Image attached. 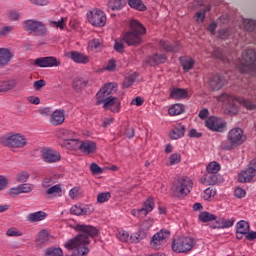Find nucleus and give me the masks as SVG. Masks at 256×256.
<instances>
[{
  "instance_id": "1",
  "label": "nucleus",
  "mask_w": 256,
  "mask_h": 256,
  "mask_svg": "<svg viewBox=\"0 0 256 256\" xmlns=\"http://www.w3.org/2000/svg\"><path fill=\"white\" fill-rule=\"evenodd\" d=\"M75 230L80 234L65 243L66 249L73 251L72 256H86L89 255V237L97 235V228L85 224H77Z\"/></svg>"
},
{
  "instance_id": "2",
  "label": "nucleus",
  "mask_w": 256,
  "mask_h": 256,
  "mask_svg": "<svg viewBox=\"0 0 256 256\" xmlns=\"http://www.w3.org/2000/svg\"><path fill=\"white\" fill-rule=\"evenodd\" d=\"M147 33V29L138 20H131L129 23V30L122 34L124 43H127L129 47H139L143 43L142 35Z\"/></svg>"
},
{
  "instance_id": "3",
  "label": "nucleus",
  "mask_w": 256,
  "mask_h": 256,
  "mask_svg": "<svg viewBox=\"0 0 256 256\" xmlns=\"http://www.w3.org/2000/svg\"><path fill=\"white\" fill-rule=\"evenodd\" d=\"M244 62L238 65L240 73H256V53L253 49L245 50L242 53Z\"/></svg>"
},
{
  "instance_id": "4",
  "label": "nucleus",
  "mask_w": 256,
  "mask_h": 256,
  "mask_svg": "<svg viewBox=\"0 0 256 256\" xmlns=\"http://www.w3.org/2000/svg\"><path fill=\"white\" fill-rule=\"evenodd\" d=\"M171 189L174 197H187L193 189V181L190 178H179Z\"/></svg>"
},
{
  "instance_id": "5",
  "label": "nucleus",
  "mask_w": 256,
  "mask_h": 256,
  "mask_svg": "<svg viewBox=\"0 0 256 256\" xmlns=\"http://www.w3.org/2000/svg\"><path fill=\"white\" fill-rule=\"evenodd\" d=\"M195 247V240L191 237H178L172 243L175 253H189Z\"/></svg>"
},
{
  "instance_id": "6",
  "label": "nucleus",
  "mask_w": 256,
  "mask_h": 256,
  "mask_svg": "<svg viewBox=\"0 0 256 256\" xmlns=\"http://www.w3.org/2000/svg\"><path fill=\"white\" fill-rule=\"evenodd\" d=\"M246 139L247 137L244 136L243 129L233 128L228 133V141H230V145L223 144L222 147L226 151H231L235 145H243Z\"/></svg>"
},
{
  "instance_id": "7",
  "label": "nucleus",
  "mask_w": 256,
  "mask_h": 256,
  "mask_svg": "<svg viewBox=\"0 0 256 256\" xmlns=\"http://www.w3.org/2000/svg\"><path fill=\"white\" fill-rule=\"evenodd\" d=\"M97 103L102 105L104 111H111V113H119L121 111V100L118 97L109 96L99 99Z\"/></svg>"
},
{
  "instance_id": "8",
  "label": "nucleus",
  "mask_w": 256,
  "mask_h": 256,
  "mask_svg": "<svg viewBox=\"0 0 256 256\" xmlns=\"http://www.w3.org/2000/svg\"><path fill=\"white\" fill-rule=\"evenodd\" d=\"M2 143L5 145V147L23 149V147L27 145V138H25V136L22 134L16 133L4 138Z\"/></svg>"
},
{
  "instance_id": "9",
  "label": "nucleus",
  "mask_w": 256,
  "mask_h": 256,
  "mask_svg": "<svg viewBox=\"0 0 256 256\" xmlns=\"http://www.w3.org/2000/svg\"><path fill=\"white\" fill-rule=\"evenodd\" d=\"M23 29L34 33L35 35H45L47 33V26L41 21L37 20H26L23 25Z\"/></svg>"
},
{
  "instance_id": "10",
  "label": "nucleus",
  "mask_w": 256,
  "mask_h": 256,
  "mask_svg": "<svg viewBox=\"0 0 256 256\" xmlns=\"http://www.w3.org/2000/svg\"><path fill=\"white\" fill-rule=\"evenodd\" d=\"M205 125L210 131H215L216 133H223L225 127H227V122L223 118L210 116L206 119Z\"/></svg>"
},
{
  "instance_id": "11",
  "label": "nucleus",
  "mask_w": 256,
  "mask_h": 256,
  "mask_svg": "<svg viewBox=\"0 0 256 256\" xmlns=\"http://www.w3.org/2000/svg\"><path fill=\"white\" fill-rule=\"evenodd\" d=\"M171 237V232L168 230H161L153 235L150 245L152 249H161V245H165L167 243V239Z\"/></svg>"
},
{
  "instance_id": "12",
  "label": "nucleus",
  "mask_w": 256,
  "mask_h": 256,
  "mask_svg": "<svg viewBox=\"0 0 256 256\" xmlns=\"http://www.w3.org/2000/svg\"><path fill=\"white\" fill-rule=\"evenodd\" d=\"M155 209V200L153 198L149 197L144 203L143 207L140 209H133L131 211V214L134 217H147L151 211Z\"/></svg>"
},
{
  "instance_id": "13",
  "label": "nucleus",
  "mask_w": 256,
  "mask_h": 256,
  "mask_svg": "<svg viewBox=\"0 0 256 256\" xmlns=\"http://www.w3.org/2000/svg\"><path fill=\"white\" fill-rule=\"evenodd\" d=\"M40 153V157L44 163H57L61 161V154L56 150L43 148Z\"/></svg>"
},
{
  "instance_id": "14",
  "label": "nucleus",
  "mask_w": 256,
  "mask_h": 256,
  "mask_svg": "<svg viewBox=\"0 0 256 256\" xmlns=\"http://www.w3.org/2000/svg\"><path fill=\"white\" fill-rule=\"evenodd\" d=\"M34 65L36 67H42V68H45V67H59V65H61V62L53 56H48V57L37 58L34 61Z\"/></svg>"
},
{
  "instance_id": "15",
  "label": "nucleus",
  "mask_w": 256,
  "mask_h": 256,
  "mask_svg": "<svg viewBox=\"0 0 256 256\" xmlns=\"http://www.w3.org/2000/svg\"><path fill=\"white\" fill-rule=\"evenodd\" d=\"M208 85L211 91H220L225 87V77L220 74H214L210 76Z\"/></svg>"
},
{
  "instance_id": "16",
  "label": "nucleus",
  "mask_w": 256,
  "mask_h": 256,
  "mask_svg": "<svg viewBox=\"0 0 256 256\" xmlns=\"http://www.w3.org/2000/svg\"><path fill=\"white\" fill-rule=\"evenodd\" d=\"M220 101L228 103L226 108V112L228 113V115H237V113H239V108L237 107V104H235V100L233 99L232 95L223 94L220 97Z\"/></svg>"
},
{
  "instance_id": "17",
  "label": "nucleus",
  "mask_w": 256,
  "mask_h": 256,
  "mask_svg": "<svg viewBox=\"0 0 256 256\" xmlns=\"http://www.w3.org/2000/svg\"><path fill=\"white\" fill-rule=\"evenodd\" d=\"M117 83L108 82L106 83L97 93L99 99H107V97H111L112 93L117 91Z\"/></svg>"
},
{
  "instance_id": "18",
  "label": "nucleus",
  "mask_w": 256,
  "mask_h": 256,
  "mask_svg": "<svg viewBox=\"0 0 256 256\" xmlns=\"http://www.w3.org/2000/svg\"><path fill=\"white\" fill-rule=\"evenodd\" d=\"M159 45L161 49L166 51V53H179V51H181V45L179 42L160 40Z\"/></svg>"
},
{
  "instance_id": "19",
  "label": "nucleus",
  "mask_w": 256,
  "mask_h": 256,
  "mask_svg": "<svg viewBox=\"0 0 256 256\" xmlns=\"http://www.w3.org/2000/svg\"><path fill=\"white\" fill-rule=\"evenodd\" d=\"M69 57L74 63H78L79 65H87V63L90 61L87 54L79 51H71L69 53Z\"/></svg>"
},
{
  "instance_id": "20",
  "label": "nucleus",
  "mask_w": 256,
  "mask_h": 256,
  "mask_svg": "<svg viewBox=\"0 0 256 256\" xmlns=\"http://www.w3.org/2000/svg\"><path fill=\"white\" fill-rule=\"evenodd\" d=\"M50 123L57 127L65 123V110H55L50 116Z\"/></svg>"
},
{
  "instance_id": "21",
  "label": "nucleus",
  "mask_w": 256,
  "mask_h": 256,
  "mask_svg": "<svg viewBox=\"0 0 256 256\" xmlns=\"http://www.w3.org/2000/svg\"><path fill=\"white\" fill-rule=\"evenodd\" d=\"M147 65L155 67V65H161V63H167V55L165 54H154L146 59Z\"/></svg>"
},
{
  "instance_id": "22",
  "label": "nucleus",
  "mask_w": 256,
  "mask_h": 256,
  "mask_svg": "<svg viewBox=\"0 0 256 256\" xmlns=\"http://www.w3.org/2000/svg\"><path fill=\"white\" fill-rule=\"evenodd\" d=\"M89 85V80L76 77L72 81V89H74L75 93H83V89Z\"/></svg>"
},
{
  "instance_id": "23",
  "label": "nucleus",
  "mask_w": 256,
  "mask_h": 256,
  "mask_svg": "<svg viewBox=\"0 0 256 256\" xmlns=\"http://www.w3.org/2000/svg\"><path fill=\"white\" fill-rule=\"evenodd\" d=\"M255 175H256L255 168H252L250 166L248 169L240 173L238 180L240 181V183H249V181L253 180V177H255Z\"/></svg>"
},
{
  "instance_id": "24",
  "label": "nucleus",
  "mask_w": 256,
  "mask_h": 256,
  "mask_svg": "<svg viewBox=\"0 0 256 256\" xmlns=\"http://www.w3.org/2000/svg\"><path fill=\"white\" fill-rule=\"evenodd\" d=\"M13 58V53L7 48H0V67H5L9 65L11 59Z\"/></svg>"
},
{
  "instance_id": "25",
  "label": "nucleus",
  "mask_w": 256,
  "mask_h": 256,
  "mask_svg": "<svg viewBox=\"0 0 256 256\" xmlns=\"http://www.w3.org/2000/svg\"><path fill=\"white\" fill-rule=\"evenodd\" d=\"M185 125L177 124L170 132V138L172 139H181V137H185Z\"/></svg>"
},
{
  "instance_id": "26",
  "label": "nucleus",
  "mask_w": 256,
  "mask_h": 256,
  "mask_svg": "<svg viewBox=\"0 0 256 256\" xmlns=\"http://www.w3.org/2000/svg\"><path fill=\"white\" fill-rule=\"evenodd\" d=\"M61 145L66 149H70L71 151H79L81 147V141H79V139H75V136H74L68 141H63Z\"/></svg>"
},
{
  "instance_id": "27",
  "label": "nucleus",
  "mask_w": 256,
  "mask_h": 256,
  "mask_svg": "<svg viewBox=\"0 0 256 256\" xmlns=\"http://www.w3.org/2000/svg\"><path fill=\"white\" fill-rule=\"evenodd\" d=\"M97 145L92 141L80 142L79 151L85 155H89L95 151Z\"/></svg>"
},
{
  "instance_id": "28",
  "label": "nucleus",
  "mask_w": 256,
  "mask_h": 256,
  "mask_svg": "<svg viewBox=\"0 0 256 256\" xmlns=\"http://www.w3.org/2000/svg\"><path fill=\"white\" fill-rule=\"evenodd\" d=\"M217 181H219V177L211 172H207L201 177L203 185H216Z\"/></svg>"
},
{
  "instance_id": "29",
  "label": "nucleus",
  "mask_w": 256,
  "mask_h": 256,
  "mask_svg": "<svg viewBox=\"0 0 256 256\" xmlns=\"http://www.w3.org/2000/svg\"><path fill=\"white\" fill-rule=\"evenodd\" d=\"M57 137H58V139H62V143H63V141H69L70 139L75 137V133L71 130H67L65 128H60L57 131Z\"/></svg>"
},
{
  "instance_id": "30",
  "label": "nucleus",
  "mask_w": 256,
  "mask_h": 256,
  "mask_svg": "<svg viewBox=\"0 0 256 256\" xmlns=\"http://www.w3.org/2000/svg\"><path fill=\"white\" fill-rule=\"evenodd\" d=\"M127 5V0H109L108 7L112 11H121Z\"/></svg>"
},
{
  "instance_id": "31",
  "label": "nucleus",
  "mask_w": 256,
  "mask_h": 256,
  "mask_svg": "<svg viewBox=\"0 0 256 256\" xmlns=\"http://www.w3.org/2000/svg\"><path fill=\"white\" fill-rule=\"evenodd\" d=\"M15 87H17L16 80H7V81L0 82V93L11 91V89H15Z\"/></svg>"
},
{
  "instance_id": "32",
  "label": "nucleus",
  "mask_w": 256,
  "mask_h": 256,
  "mask_svg": "<svg viewBox=\"0 0 256 256\" xmlns=\"http://www.w3.org/2000/svg\"><path fill=\"white\" fill-rule=\"evenodd\" d=\"M235 224V220L234 219H230V220H222V222L220 223L219 221H216V225H210L211 229H227L229 227H233V225Z\"/></svg>"
},
{
  "instance_id": "33",
  "label": "nucleus",
  "mask_w": 256,
  "mask_h": 256,
  "mask_svg": "<svg viewBox=\"0 0 256 256\" xmlns=\"http://www.w3.org/2000/svg\"><path fill=\"white\" fill-rule=\"evenodd\" d=\"M45 217H47V213L43 211H38V212L30 213L28 215V221H30L31 223H37L39 221H43Z\"/></svg>"
},
{
  "instance_id": "34",
  "label": "nucleus",
  "mask_w": 256,
  "mask_h": 256,
  "mask_svg": "<svg viewBox=\"0 0 256 256\" xmlns=\"http://www.w3.org/2000/svg\"><path fill=\"white\" fill-rule=\"evenodd\" d=\"M127 3L131 9H136V11H147V6L141 0H127Z\"/></svg>"
},
{
  "instance_id": "35",
  "label": "nucleus",
  "mask_w": 256,
  "mask_h": 256,
  "mask_svg": "<svg viewBox=\"0 0 256 256\" xmlns=\"http://www.w3.org/2000/svg\"><path fill=\"white\" fill-rule=\"evenodd\" d=\"M199 221H201L202 223L217 221V215L211 214V212H208V211H204L199 214Z\"/></svg>"
},
{
  "instance_id": "36",
  "label": "nucleus",
  "mask_w": 256,
  "mask_h": 256,
  "mask_svg": "<svg viewBox=\"0 0 256 256\" xmlns=\"http://www.w3.org/2000/svg\"><path fill=\"white\" fill-rule=\"evenodd\" d=\"M180 63L184 69V71H191L193 67H195V60L193 58H180Z\"/></svg>"
},
{
  "instance_id": "37",
  "label": "nucleus",
  "mask_w": 256,
  "mask_h": 256,
  "mask_svg": "<svg viewBox=\"0 0 256 256\" xmlns=\"http://www.w3.org/2000/svg\"><path fill=\"white\" fill-rule=\"evenodd\" d=\"M185 111V106L183 104H174L168 109V113L171 116L181 115Z\"/></svg>"
},
{
  "instance_id": "38",
  "label": "nucleus",
  "mask_w": 256,
  "mask_h": 256,
  "mask_svg": "<svg viewBox=\"0 0 256 256\" xmlns=\"http://www.w3.org/2000/svg\"><path fill=\"white\" fill-rule=\"evenodd\" d=\"M170 97L172 99H185L187 97V90L181 88L174 89L170 93Z\"/></svg>"
},
{
  "instance_id": "39",
  "label": "nucleus",
  "mask_w": 256,
  "mask_h": 256,
  "mask_svg": "<svg viewBox=\"0 0 256 256\" xmlns=\"http://www.w3.org/2000/svg\"><path fill=\"white\" fill-rule=\"evenodd\" d=\"M71 215H88L89 211L81 205H74L70 209Z\"/></svg>"
},
{
  "instance_id": "40",
  "label": "nucleus",
  "mask_w": 256,
  "mask_h": 256,
  "mask_svg": "<svg viewBox=\"0 0 256 256\" xmlns=\"http://www.w3.org/2000/svg\"><path fill=\"white\" fill-rule=\"evenodd\" d=\"M242 107H245L248 111H255L256 109V104L251 102V100H247L245 98H240L237 100Z\"/></svg>"
},
{
  "instance_id": "41",
  "label": "nucleus",
  "mask_w": 256,
  "mask_h": 256,
  "mask_svg": "<svg viewBox=\"0 0 256 256\" xmlns=\"http://www.w3.org/2000/svg\"><path fill=\"white\" fill-rule=\"evenodd\" d=\"M206 171H207V173H213V174L217 175V173H219V171H221V164H219L218 162H210L206 166Z\"/></svg>"
},
{
  "instance_id": "42",
  "label": "nucleus",
  "mask_w": 256,
  "mask_h": 256,
  "mask_svg": "<svg viewBox=\"0 0 256 256\" xmlns=\"http://www.w3.org/2000/svg\"><path fill=\"white\" fill-rule=\"evenodd\" d=\"M97 25L98 27H105L107 24V15L102 10H97Z\"/></svg>"
},
{
  "instance_id": "43",
  "label": "nucleus",
  "mask_w": 256,
  "mask_h": 256,
  "mask_svg": "<svg viewBox=\"0 0 256 256\" xmlns=\"http://www.w3.org/2000/svg\"><path fill=\"white\" fill-rule=\"evenodd\" d=\"M147 237V234L143 231H138L130 236L131 243H140L142 239H145Z\"/></svg>"
},
{
  "instance_id": "44",
  "label": "nucleus",
  "mask_w": 256,
  "mask_h": 256,
  "mask_svg": "<svg viewBox=\"0 0 256 256\" xmlns=\"http://www.w3.org/2000/svg\"><path fill=\"white\" fill-rule=\"evenodd\" d=\"M236 229V231L247 235V233H249V223L245 220H241L237 223Z\"/></svg>"
},
{
  "instance_id": "45",
  "label": "nucleus",
  "mask_w": 256,
  "mask_h": 256,
  "mask_svg": "<svg viewBox=\"0 0 256 256\" xmlns=\"http://www.w3.org/2000/svg\"><path fill=\"white\" fill-rule=\"evenodd\" d=\"M47 195H53L54 197L61 196L62 190L61 185L56 184L46 190Z\"/></svg>"
},
{
  "instance_id": "46",
  "label": "nucleus",
  "mask_w": 256,
  "mask_h": 256,
  "mask_svg": "<svg viewBox=\"0 0 256 256\" xmlns=\"http://www.w3.org/2000/svg\"><path fill=\"white\" fill-rule=\"evenodd\" d=\"M87 19L91 25L97 27V10H90L87 13Z\"/></svg>"
},
{
  "instance_id": "47",
  "label": "nucleus",
  "mask_w": 256,
  "mask_h": 256,
  "mask_svg": "<svg viewBox=\"0 0 256 256\" xmlns=\"http://www.w3.org/2000/svg\"><path fill=\"white\" fill-rule=\"evenodd\" d=\"M57 183V176H46L42 181V186L47 188Z\"/></svg>"
},
{
  "instance_id": "48",
  "label": "nucleus",
  "mask_w": 256,
  "mask_h": 256,
  "mask_svg": "<svg viewBox=\"0 0 256 256\" xmlns=\"http://www.w3.org/2000/svg\"><path fill=\"white\" fill-rule=\"evenodd\" d=\"M244 23V28L246 29V31H255V26H256V21L253 19H244L243 20Z\"/></svg>"
},
{
  "instance_id": "49",
  "label": "nucleus",
  "mask_w": 256,
  "mask_h": 256,
  "mask_svg": "<svg viewBox=\"0 0 256 256\" xmlns=\"http://www.w3.org/2000/svg\"><path fill=\"white\" fill-rule=\"evenodd\" d=\"M38 243H40V245H43L45 243H48L49 241V233H47V231L42 230L39 235H38V239L36 240Z\"/></svg>"
},
{
  "instance_id": "50",
  "label": "nucleus",
  "mask_w": 256,
  "mask_h": 256,
  "mask_svg": "<svg viewBox=\"0 0 256 256\" xmlns=\"http://www.w3.org/2000/svg\"><path fill=\"white\" fill-rule=\"evenodd\" d=\"M45 256H63V250L61 248H48Z\"/></svg>"
},
{
  "instance_id": "51",
  "label": "nucleus",
  "mask_w": 256,
  "mask_h": 256,
  "mask_svg": "<svg viewBox=\"0 0 256 256\" xmlns=\"http://www.w3.org/2000/svg\"><path fill=\"white\" fill-rule=\"evenodd\" d=\"M111 199V192H102L97 196V203H107Z\"/></svg>"
},
{
  "instance_id": "52",
  "label": "nucleus",
  "mask_w": 256,
  "mask_h": 256,
  "mask_svg": "<svg viewBox=\"0 0 256 256\" xmlns=\"http://www.w3.org/2000/svg\"><path fill=\"white\" fill-rule=\"evenodd\" d=\"M28 180H29L28 172L22 171V172L18 173L16 176V181L18 183H27Z\"/></svg>"
},
{
  "instance_id": "53",
  "label": "nucleus",
  "mask_w": 256,
  "mask_h": 256,
  "mask_svg": "<svg viewBox=\"0 0 256 256\" xmlns=\"http://www.w3.org/2000/svg\"><path fill=\"white\" fill-rule=\"evenodd\" d=\"M209 11H211V8L207 7L202 12H196L195 13V17L197 18L196 21H198V22L201 21V23H203V21H205L206 15H207V13H209Z\"/></svg>"
},
{
  "instance_id": "54",
  "label": "nucleus",
  "mask_w": 256,
  "mask_h": 256,
  "mask_svg": "<svg viewBox=\"0 0 256 256\" xmlns=\"http://www.w3.org/2000/svg\"><path fill=\"white\" fill-rule=\"evenodd\" d=\"M177 163H181V154L174 153L169 158V163L167 165H177Z\"/></svg>"
},
{
  "instance_id": "55",
  "label": "nucleus",
  "mask_w": 256,
  "mask_h": 256,
  "mask_svg": "<svg viewBox=\"0 0 256 256\" xmlns=\"http://www.w3.org/2000/svg\"><path fill=\"white\" fill-rule=\"evenodd\" d=\"M214 195H217V192L211 188H207L203 191L202 197L205 201H209Z\"/></svg>"
},
{
  "instance_id": "56",
  "label": "nucleus",
  "mask_w": 256,
  "mask_h": 256,
  "mask_svg": "<svg viewBox=\"0 0 256 256\" xmlns=\"http://www.w3.org/2000/svg\"><path fill=\"white\" fill-rule=\"evenodd\" d=\"M115 51L117 53H125V45L123 44V38L120 40H115V45H114Z\"/></svg>"
},
{
  "instance_id": "57",
  "label": "nucleus",
  "mask_w": 256,
  "mask_h": 256,
  "mask_svg": "<svg viewBox=\"0 0 256 256\" xmlns=\"http://www.w3.org/2000/svg\"><path fill=\"white\" fill-rule=\"evenodd\" d=\"M8 237H21L23 233L19 231L17 228H9L6 232Z\"/></svg>"
},
{
  "instance_id": "58",
  "label": "nucleus",
  "mask_w": 256,
  "mask_h": 256,
  "mask_svg": "<svg viewBox=\"0 0 256 256\" xmlns=\"http://www.w3.org/2000/svg\"><path fill=\"white\" fill-rule=\"evenodd\" d=\"M51 27H57V29H65V18H61L59 21H51Z\"/></svg>"
},
{
  "instance_id": "59",
  "label": "nucleus",
  "mask_w": 256,
  "mask_h": 256,
  "mask_svg": "<svg viewBox=\"0 0 256 256\" xmlns=\"http://www.w3.org/2000/svg\"><path fill=\"white\" fill-rule=\"evenodd\" d=\"M117 238L122 243H127V241H129V233H127L125 231H120L117 233Z\"/></svg>"
},
{
  "instance_id": "60",
  "label": "nucleus",
  "mask_w": 256,
  "mask_h": 256,
  "mask_svg": "<svg viewBox=\"0 0 256 256\" xmlns=\"http://www.w3.org/2000/svg\"><path fill=\"white\" fill-rule=\"evenodd\" d=\"M18 186L20 187V193H31L33 191L32 184H20Z\"/></svg>"
},
{
  "instance_id": "61",
  "label": "nucleus",
  "mask_w": 256,
  "mask_h": 256,
  "mask_svg": "<svg viewBox=\"0 0 256 256\" xmlns=\"http://www.w3.org/2000/svg\"><path fill=\"white\" fill-rule=\"evenodd\" d=\"M133 83H135V77L128 76L123 81V87H125V89H129V87H131V85H133Z\"/></svg>"
},
{
  "instance_id": "62",
  "label": "nucleus",
  "mask_w": 256,
  "mask_h": 256,
  "mask_svg": "<svg viewBox=\"0 0 256 256\" xmlns=\"http://www.w3.org/2000/svg\"><path fill=\"white\" fill-rule=\"evenodd\" d=\"M8 195L10 197H17V195H21V188L19 186L10 188L8 190Z\"/></svg>"
},
{
  "instance_id": "63",
  "label": "nucleus",
  "mask_w": 256,
  "mask_h": 256,
  "mask_svg": "<svg viewBox=\"0 0 256 256\" xmlns=\"http://www.w3.org/2000/svg\"><path fill=\"white\" fill-rule=\"evenodd\" d=\"M33 87H34L35 91H40V89H42V87H45V80L41 79V80L35 81L33 83Z\"/></svg>"
},
{
  "instance_id": "64",
  "label": "nucleus",
  "mask_w": 256,
  "mask_h": 256,
  "mask_svg": "<svg viewBox=\"0 0 256 256\" xmlns=\"http://www.w3.org/2000/svg\"><path fill=\"white\" fill-rule=\"evenodd\" d=\"M13 30V26H4L0 29V35L6 36Z\"/></svg>"
}]
</instances>
